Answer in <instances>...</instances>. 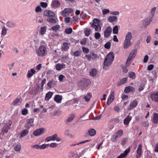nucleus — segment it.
<instances>
[{"mask_svg":"<svg viewBox=\"0 0 158 158\" xmlns=\"http://www.w3.org/2000/svg\"><path fill=\"white\" fill-rule=\"evenodd\" d=\"M114 55L113 52H110L106 56L104 62L103 68L106 69L111 65L114 61Z\"/></svg>","mask_w":158,"mask_h":158,"instance_id":"f257e3e1","label":"nucleus"},{"mask_svg":"<svg viewBox=\"0 0 158 158\" xmlns=\"http://www.w3.org/2000/svg\"><path fill=\"white\" fill-rule=\"evenodd\" d=\"M37 56L42 57L45 56L48 53V50L47 47L43 45H40L35 50Z\"/></svg>","mask_w":158,"mask_h":158,"instance_id":"f03ea898","label":"nucleus"},{"mask_svg":"<svg viewBox=\"0 0 158 158\" xmlns=\"http://www.w3.org/2000/svg\"><path fill=\"white\" fill-rule=\"evenodd\" d=\"M12 124V122L9 121L7 123L4 125L1 128L0 132V136H3L6 135L8 132L10 128V127Z\"/></svg>","mask_w":158,"mask_h":158,"instance_id":"7ed1b4c3","label":"nucleus"},{"mask_svg":"<svg viewBox=\"0 0 158 158\" xmlns=\"http://www.w3.org/2000/svg\"><path fill=\"white\" fill-rule=\"evenodd\" d=\"M91 26L96 31H101V26L100 21L99 19L96 18L94 19Z\"/></svg>","mask_w":158,"mask_h":158,"instance_id":"20e7f679","label":"nucleus"},{"mask_svg":"<svg viewBox=\"0 0 158 158\" xmlns=\"http://www.w3.org/2000/svg\"><path fill=\"white\" fill-rule=\"evenodd\" d=\"M136 52V49H134L131 52L127 60L126 64L127 66H128L129 65V64L131 63V61L133 60L135 57Z\"/></svg>","mask_w":158,"mask_h":158,"instance_id":"39448f33","label":"nucleus"},{"mask_svg":"<svg viewBox=\"0 0 158 158\" xmlns=\"http://www.w3.org/2000/svg\"><path fill=\"white\" fill-rule=\"evenodd\" d=\"M34 119L30 118L27 119L24 125V127L27 129H29L31 127L34 126Z\"/></svg>","mask_w":158,"mask_h":158,"instance_id":"423d86ee","label":"nucleus"},{"mask_svg":"<svg viewBox=\"0 0 158 158\" xmlns=\"http://www.w3.org/2000/svg\"><path fill=\"white\" fill-rule=\"evenodd\" d=\"M73 12V9L71 8H65L63 10L60 12L61 15L64 17L69 15L70 14Z\"/></svg>","mask_w":158,"mask_h":158,"instance_id":"0eeeda50","label":"nucleus"},{"mask_svg":"<svg viewBox=\"0 0 158 158\" xmlns=\"http://www.w3.org/2000/svg\"><path fill=\"white\" fill-rule=\"evenodd\" d=\"M44 15L48 17H55V14L54 12L51 10H46L44 12Z\"/></svg>","mask_w":158,"mask_h":158,"instance_id":"6e6552de","label":"nucleus"},{"mask_svg":"<svg viewBox=\"0 0 158 158\" xmlns=\"http://www.w3.org/2000/svg\"><path fill=\"white\" fill-rule=\"evenodd\" d=\"M138 104V102L136 100H134L131 101L130 103L127 110H129L133 109L137 106Z\"/></svg>","mask_w":158,"mask_h":158,"instance_id":"1a4fd4ad","label":"nucleus"},{"mask_svg":"<svg viewBox=\"0 0 158 158\" xmlns=\"http://www.w3.org/2000/svg\"><path fill=\"white\" fill-rule=\"evenodd\" d=\"M150 97L153 101L158 102V91L152 93Z\"/></svg>","mask_w":158,"mask_h":158,"instance_id":"9d476101","label":"nucleus"},{"mask_svg":"<svg viewBox=\"0 0 158 158\" xmlns=\"http://www.w3.org/2000/svg\"><path fill=\"white\" fill-rule=\"evenodd\" d=\"M114 91H111L110 94L108 98V100L107 102V104H110L113 102L114 99Z\"/></svg>","mask_w":158,"mask_h":158,"instance_id":"9b49d317","label":"nucleus"},{"mask_svg":"<svg viewBox=\"0 0 158 158\" xmlns=\"http://www.w3.org/2000/svg\"><path fill=\"white\" fill-rule=\"evenodd\" d=\"M142 146L141 144H139L138 145L136 154V156L137 158H139L141 156L142 151Z\"/></svg>","mask_w":158,"mask_h":158,"instance_id":"f8f14e48","label":"nucleus"},{"mask_svg":"<svg viewBox=\"0 0 158 158\" xmlns=\"http://www.w3.org/2000/svg\"><path fill=\"white\" fill-rule=\"evenodd\" d=\"M70 44L67 42L63 43L61 45V50L62 51H66L69 48Z\"/></svg>","mask_w":158,"mask_h":158,"instance_id":"ddd939ff","label":"nucleus"},{"mask_svg":"<svg viewBox=\"0 0 158 158\" xmlns=\"http://www.w3.org/2000/svg\"><path fill=\"white\" fill-rule=\"evenodd\" d=\"M39 40L37 36V35H35V37L33 39V40L31 42V46L36 47L39 44Z\"/></svg>","mask_w":158,"mask_h":158,"instance_id":"4468645a","label":"nucleus"},{"mask_svg":"<svg viewBox=\"0 0 158 158\" xmlns=\"http://www.w3.org/2000/svg\"><path fill=\"white\" fill-rule=\"evenodd\" d=\"M60 3L58 0H54L52 1L51 6L54 8H56L60 7Z\"/></svg>","mask_w":158,"mask_h":158,"instance_id":"2eb2a0df","label":"nucleus"},{"mask_svg":"<svg viewBox=\"0 0 158 158\" xmlns=\"http://www.w3.org/2000/svg\"><path fill=\"white\" fill-rule=\"evenodd\" d=\"M44 129L40 128L34 131L33 134L35 136H38L42 134L44 132Z\"/></svg>","mask_w":158,"mask_h":158,"instance_id":"dca6fc26","label":"nucleus"},{"mask_svg":"<svg viewBox=\"0 0 158 158\" xmlns=\"http://www.w3.org/2000/svg\"><path fill=\"white\" fill-rule=\"evenodd\" d=\"M112 28L110 27H108L104 31V36L106 38L108 37L112 32Z\"/></svg>","mask_w":158,"mask_h":158,"instance_id":"f3484780","label":"nucleus"},{"mask_svg":"<svg viewBox=\"0 0 158 158\" xmlns=\"http://www.w3.org/2000/svg\"><path fill=\"white\" fill-rule=\"evenodd\" d=\"M132 45L131 41L125 40L123 44V47L124 49H126L129 48Z\"/></svg>","mask_w":158,"mask_h":158,"instance_id":"a211bd4d","label":"nucleus"},{"mask_svg":"<svg viewBox=\"0 0 158 158\" xmlns=\"http://www.w3.org/2000/svg\"><path fill=\"white\" fill-rule=\"evenodd\" d=\"M88 81H89L88 80L83 79L81 81L79 82L78 85L83 87H85L88 86Z\"/></svg>","mask_w":158,"mask_h":158,"instance_id":"6ab92c4d","label":"nucleus"},{"mask_svg":"<svg viewBox=\"0 0 158 158\" xmlns=\"http://www.w3.org/2000/svg\"><path fill=\"white\" fill-rule=\"evenodd\" d=\"M156 9V8L155 7H154L152 9L151 11V13L152 15V17L150 18L149 19L147 18L146 19L145 21L147 22V24H148L150 22L152 21V17L153 16Z\"/></svg>","mask_w":158,"mask_h":158,"instance_id":"aec40b11","label":"nucleus"},{"mask_svg":"<svg viewBox=\"0 0 158 158\" xmlns=\"http://www.w3.org/2000/svg\"><path fill=\"white\" fill-rule=\"evenodd\" d=\"M57 137L56 134H54L52 135L47 137L45 139V141L48 142L51 141H54L56 140V137Z\"/></svg>","mask_w":158,"mask_h":158,"instance_id":"412c9836","label":"nucleus"},{"mask_svg":"<svg viewBox=\"0 0 158 158\" xmlns=\"http://www.w3.org/2000/svg\"><path fill=\"white\" fill-rule=\"evenodd\" d=\"M57 19L56 17H48L46 20L48 22L53 23H55L56 22Z\"/></svg>","mask_w":158,"mask_h":158,"instance_id":"4be33fe9","label":"nucleus"},{"mask_svg":"<svg viewBox=\"0 0 158 158\" xmlns=\"http://www.w3.org/2000/svg\"><path fill=\"white\" fill-rule=\"evenodd\" d=\"M35 73V70L33 69H31L27 71V77L28 78L31 77Z\"/></svg>","mask_w":158,"mask_h":158,"instance_id":"5701e85b","label":"nucleus"},{"mask_svg":"<svg viewBox=\"0 0 158 158\" xmlns=\"http://www.w3.org/2000/svg\"><path fill=\"white\" fill-rule=\"evenodd\" d=\"M132 119V117L129 115H128L123 121V123L125 125H128L129 123Z\"/></svg>","mask_w":158,"mask_h":158,"instance_id":"b1692460","label":"nucleus"},{"mask_svg":"<svg viewBox=\"0 0 158 158\" xmlns=\"http://www.w3.org/2000/svg\"><path fill=\"white\" fill-rule=\"evenodd\" d=\"M62 99V97L59 95H56L54 98V101L57 103H60Z\"/></svg>","mask_w":158,"mask_h":158,"instance_id":"393cba45","label":"nucleus"},{"mask_svg":"<svg viewBox=\"0 0 158 158\" xmlns=\"http://www.w3.org/2000/svg\"><path fill=\"white\" fill-rule=\"evenodd\" d=\"M47 27L46 26L41 27L39 31V33L41 35H43L46 33L47 30Z\"/></svg>","mask_w":158,"mask_h":158,"instance_id":"a878e982","label":"nucleus"},{"mask_svg":"<svg viewBox=\"0 0 158 158\" xmlns=\"http://www.w3.org/2000/svg\"><path fill=\"white\" fill-rule=\"evenodd\" d=\"M129 151L130 149L129 148L127 149L123 153H122L119 156L117 157V158H124L125 157L129 152Z\"/></svg>","mask_w":158,"mask_h":158,"instance_id":"bb28decb","label":"nucleus"},{"mask_svg":"<svg viewBox=\"0 0 158 158\" xmlns=\"http://www.w3.org/2000/svg\"><path fill=\"white\" fill-rule=\"evenodd\" d=\"M132 38V33L131 32H127L125 35V40L131 41Z\"/></svg>","mask_w":158,"mask_h":158,"instance_id":"cd10ccee","label":"nucleus"},{"mask_svg":"<svg viewBox=\"0 0 158 158\" xmlns=\"http://www.w3.org/2000/svg\"><path fill=\"white\" fill-rule=\"evenodd\" d=\"M107 20L110 22H114L117 21V17L116 16H110L108 18Z\"/></svg>","mask_w":158,"mask_h":158,"instance_id":"c85d7f7f","label":"nucleus"},{"mask_svg":"<svg viewBox=\"0 0 158 158\" xmlns=\"http://www.w3.org/2000/svg\"><path fill=\"white\" fill-rule=\"evenodd\" d=\"M135 89L132 86H127L124 89V92L126 93H128L130 92H133L135 91Z\"/></svg>","mask_w":158,"mask_h":158,"instance_id":"c756f323","label":"nucleus"},{"mask_svg":"<svg viewBox=\"0 0 158 158\" xmlns=\"http://www.w3.org/2000/svg\"><path fill=\"white\" fill-rule=\"evenodd\" d=\"M29 132L28 129H26L22 130L20 133V137L23 138L27 135Z\"/></svg>","mask_w":158,"mask_h":158,"instance_id":"7c9ffc66","label":"nucleus"},{"mask_svg":"<svg viewBox=\"0 0 158 158\" xmlns=\"http://www.w3.org/2000/svg\"><path fill=\"white\" fill-rule=\"evenodd\" d=\"M56 84V82L54 80H52L49 81L47 83V85L50 88L54 87Z\"/></svg>","mask_w":158,"mask_h":158,"instance_id":"2f4dec72","label":"nucleus"},{"mask_svg":"<svg viewBox=\"0 0 158 158\" xmlns=\"http://www.w3.org/2000/svg\"><path fill=\"white\" fill-rule=\"evenodd\" d=\"M96 133V132L95 130L93 129H89L88 130L87 134L90 136H92L94 135Z\"/></svg>","mask_w":158,"mask_h":158,"instance_id":"473e14b6","label":"nucleus"},{"mask_svg":"<svg viewBox=\"0 0 158 158\" xmlns=\"http://www.w3.org/2000/svg\"><path fill=\"white\" fill-rule=\"evenodd\" d=\"M127 77H125L121 79L117 83L118 86H120L122 84L126 83L127 81Z\"/></svg>","mask_w":158,"mask_h":158,"instance_id":"72a5a7b5","label":"nucleus"},{"mask_svg":"<svg viewBox=\"0 0 158 158\" xmlns=\"http://www.w3.org/2000/svg\"><path fill=\"white\" fill-rule=\"evenodd\" d=\"M21 145L19 143H16L14 145V149L16 151L19 152L21 150Z\"/></svg>","mask_w":158,"mask_h":158,"instance_id":"f704fd0d","label":"nucleus"},{"mask_svg":"<svg viewBox=\"0 0 158 158\" xmlns=\"http://www.w3.org/2000/svg\"><path fill=\"white\" fill-rule=\"evenodd\" d=\"M153 121L155 124L158 123V114L156 113L154 114L153 117Z\"/></svg>","mask_w":158,"mask_h":158,"instance_id":"c9c22d12","label":"nucleus"},{"mask_svg":"<svg viewBox=\"0 0 158 158\" xmlns=\"http://www.w3.org/2000/svg\"><path fill=\"white\" fill-rule=\"evenodd\" d=\"M53 94V93L49 91L47 94H46L45 99V100L48 101L51 98Z\"/></svg>","mask_w":158,"mask_h":158,"instance_id":"e433bc0d","label":"nucleus"},{"mask_svg":"<svg viewBox=\"0 0 158 158\" xmlns=\"http://www.w3.org/2000/svg\"><path fill=\"white\" fill-rule=\"evenodd\" d=\"M6 25L8 27L12 28L15 27V24L14 22L9 21L6 23Z\"/></svg>","mask_w":158,"mask_h":158,"instance_id":"4c0bfd02","label":"nucleus"},{"mask_svg":"<svg viewBox=\"0 0 158 158\" xmlns=\"http://www.w3.org/2000/svg\"><path fill=\"white\" fill-rule=\"evenodd\" d=\"M65 64H58L56 65V69L57 70L60 71L63 68V66Z\"/></svg>","mask_w":158,"mask_h":158,"instance_id":"58836bf2","label":"nucleus"},{"mask_svg":"<svg viewBox=\"0 0 158 158\" xmlns=\"http://www.w3.org/2000/svg\"><path fill=\"white\" fill-rule=\"evenodd\" d=\"M91 32V30L90 29L86 28L84 31V33L85 36H88L90 34Z\"/></svg>","mask_w":158,"mask_h":158,"instance_id":"ea45409f","label":"nucleus"},{"mask_svg":"<svg viewBox=\"0 0 158 158\" xmlns=\"http://www.w3.org/2000/svg\"><path fill=\"white\" fill-rule=\"evenodd\" d=\"M129 77L130 78L134 79L136 78V75L134 72H130L129 73Z\"/></svg>","mask_w":158,"mask_h":158,"instance_id":"a19ab883","label":"nucleus"},{"mask_svg":"<svg viewBox=\"0 0 158 158\" xmlns=\"http://www.w3.org/2000/svg\"><path fill=\"white\" fill-rule=\"evenodd\" d=\"M90 141V140H85V141H83L82 142H79L77 143V144H76V143H74V144H70V146H71V147H72V146H75L76 145H78L79 144H82V143H85L86 142H89Z\"/></svg>","mask_w":158,"mask_h":158,"instance_id":"79ce46f5","label":"nucleus"},{"mask_svg":"<svg viewBox=\"0 0 158 158\" xmlns=\"http://www.w3.org/2000/svg\"><path fill=\"white\" fill-rule=\"evenodd\" d=\"M90 54L92 55V59L93 60H95L99 58V56L95 54L93 52H91Z\"/></svg>","mask_w":158,"mask_h":158,"instance_id":"37998d69","label":"nucleus"},{"mask_svg":"<svg viewBox=\"0 0 158 158\" xmlns=\"http://www.w3.org/2000/svg\"><path fill=\"white\" fill-rule=\"evenodd\" d=\"M110 122L114 123H117L119 122V117L114 118L111 119Z\"/></svg>","mask_w":158,"mask_h":158,"instance_id":"c03bdc74","label":"nucleus"},{"mask_svg":"<svg viewBox=\"0 0 158 158\" xmlns=\"http://www.w3.org/2000/svg\"><path fill=\"white\" fill-rule=\"evenodd\" d=\"M7 31V30L6 27L4 26L2 28V31L1 33L2 35L4 36H5L6 34Z\"/></svg>","mask_w":158,"mask_h":158,"instance_id":"a18cd8bd","label":"nucleus"},{"mask_svg":"<svg viewBox=\"0 0 158 158\" xmlns=\"http://www.w3.org/2000/svg\"><path fill=\"white\" fill-rule=\"evenodd\" d=\"M97 73V70L95 69H93L90 72V74L92 76H95Z\"/></svg>","mask_w":158,"mask_h":158,"instance_id":"49530a36","label":"nucleus"},{"mask_svg":"<svg viewBox=\"0 0 158 158\" xmlns=\"http://www.w3.org/2000/svg\"><path fill=\"white\" fill-rule=\"evenodd\" d=\"M91 96L92 95L90 93H88L86 96L84 97V98L86 102H88L90 100Z\"/></svg>","mask_w":158,"mask_h":158,"instance_id":"de8ad7c7","label":"nucleus"},{"mask_svg":"<svg viewBox=\"0 0 158 158\" xmlns=\"http://www.w3.org/2000/svg\"><path fill=\"white\" fill-rule=\"evenodd\" d=\"M123 133V130L121 129L115 133V134L118 137H120Z\"/></svg>","mask_w":158,"mask_h":158,"instance_id":"09e8293b","label":"nucleus"},{"mask_svg":"<svg viewBox=\"0 0 158 158\" xmlns=\"http://www.w3.org/2000/svg\"><path fill=\"white\" fill-rule=\"evenodd\" d=\"M74 117L75 114H71L69 116L67 119L68 122H70L73 119Z\"/></svg>","mask_w":158,"mask_h":158,"instance_id":"8fccbe9b","label":"nucleus"},{"mask_svg":"<svg viewBox=\"0 0 158 158\" xmlns=\"http://www.w3.org/2000/svg\"><path fill=\"white\" fill-rule=\"evenodd\" d=\"M113 31L114 34H117L118 33V27L117 26H115L113 27Z\"/></svg>","mask_w":158,"mask_h":158,"instance_id":"3c124183","label":"nucleus"},{"mask_svg":"<svg viewBox=\"0 0 158 158\" xmlns=\"http://www.w3.org/2000/svg\"><path fill=\"white\" fill-rule=\"evenodd\" d=\"M72 29L71 28L66 29L64 30L65 32L67 34H71L72 33Z\"/></svg>","mask_w":158,"mask_h":158,"instance_id":"603ef678","label":"nucleus"},{"mask_svg":"<svg viewBox=\"0 0 158 158\" xmlns=\"http://www.w3.org/2000/svg\"><path fill=\"white\" fill-rule=\"evenodd\" d=\"M60 26L58 25H56L52 27L53 30L55 31H57L59 29Z\"/></svg>","mask_w":158,"mask_h":158,"instance_id":"864d4df0","label":"nucleus"},{"mask_svg":"<svg viewBox=\"0 0 158 158\" xmlns=\"http://www.w3.org/2000/svg\"><path fill=\"white\" fill-rule=\"evenodd\" d=\"M118 137L115 134L114 135L112 136L111 140L113 142H115L117 140V139Z\"/></svg>","mask_w":158,"mask_h":158,"instance_id":"5fc2aeb1","label":"nucleus"},{"mask_svg":"<svg viewBox=\"0 0 158 158\" xmlns=\"http://www.w3.org/2000/svg\"><path fill=\"white\" fill-rule=\"evenodd\" d=\"M42 11V9L40 6H37L35 9V11L37 13L40 12Z\"/></svg>","mask_w":158,"mask_h":158,"instance_id":"6e6d98bb","label":"nucleus"},{"mask_svg":"<svg viewBox=\"0 0 158 158\" xmlns=\"http://www.w3.org/2000/svg\"><path fill=\"white\" fill-rule=\"evenodd\" d=\"M110 11V10L108 9H103L102 10V12L103 15L109 13Z\"/></svg>","mask_w":158,"mask_h":158,"instance_id":"4d7b16f0","label":"nucleus"},{"mask_svg":"<svg viewBox=\"0 0 158 158\" xmlns=\"http://www.w3.org/2000/svg\"><path fill=\"white\" fill-rule=\"evenodd\" d=\"M111 43L110 42H108L106 43L104 45V47L105 48L109 49L110 48Z\"/></svg>","mask_w":158,"mask_h":158,"instance_id":"13d9d810","label":"nucleus"},{"mask_svg":"<svg viewBox=\"0 0 158 158\" xmlns=\"http://www.w3.org/2000/svg\"><path fill=\"white\" fill-rule=\"evenodd\" d=\"M40 5L42 7L44 8H46L48 6V4L47 3L43 2H40Z\"/></svg>","mask_w":158,"mask_h":158,"instance_id":"bf43d9fd","label":"nucleus"},{"mask_svg":"<svg viewBox=\"0 0 158 158\" xmlns=\"http://www.w3.org/2000/svg\"><path fill=\"white\" fill-rule=\"evenodd\" d=\"M100 37L101 35L99 33L97 32L95 33L94 37L96 39H98L100 38Z\"/></svg>","mask_w":158,"mask_h":158,"instance_id":"052dcab7","label":"nucleus"},{"mask_svg":"<svg viewBox=\"0 0 158 158\" xmlns=\"http://www.w3.org/2000/svg\"><path fill=\"white\" fill-rule=\"evenodd\" d=\"M20 102V100L19 98H16L13 102L14 105H18Z\"/></svg>","mask_w":158,"mask_h":158,"instance_id":"680f3d73","label":"nucleus"},{"mask_svg":"<svg viewBox=\"0 0 158 158\" xmlns=\"http://www.w3.org/2000/svg\"><path fill=\"white\" fill-rule=\"evenodd\" d=\"M14 63H12L10 64H9L8 65V67L9 68V70H11L13 69L14 66Z\"/></svg>","mask_w":158,"mask_h":158,"instance_id":"e2e57ef3","label":"nucleus"},{"mask_svg":"<svg viewBox=\"0 0 158 158\" xmlns=\"http://www.w3.org/2000/svg\"><path fill=\"white\" fill-rule=\"evenodd\" d=\"M81 54V52L79 51H76L73 53V55L75 56H79Z\"/></svg>","mask_w":158,"mask_h":158,"instance_id":"0e129e2a","label":"nucleus"},{"mask_svg":"<svg viewBox=\"0 0 158 158\" xmlns=\"http://www.w3.org/2000/svg\"><path fill=\"white\" fill-rule=\"evenodd\" d=\"M28 110L26 108H24L22 110V113L23 115H26L28 113Z\"/></svg>","mask_w":158,"mask_h":158,"instance_id":"69168bd1","label":"nucleus"},{"mask_svg":"<svg viewBox=\"0 0 158 158\" xmlns=\"http://www.w3.org/2000/svg\"><path fill=\"white\" fill-rule=\"evenodd\" d=\"M144 85L143 84H141L139 86V90L140 91H141L142 90H143L144 88Z\"/></svg>","mask_w":158,"mask_h":158,"instance_id":"338daca9","label":"nucleus"},{"mask_svg":"<svg viewBox=\"0 0 158 158\" xmlns=\"http://www.w3.org/2000/svg\"><path fill=\"white\" fill-rule=\"evenodd\" d=\"M82 51L83 52H84V53H89V49L87 48H85L84 47H83L82 48Z\"/></svg>","mask_w":158,"mask_h":158,"instance_id":"774afa93","label":"nucleus"}]
</instances>
